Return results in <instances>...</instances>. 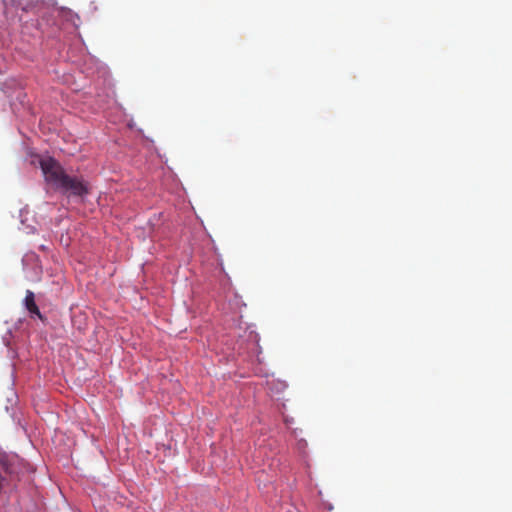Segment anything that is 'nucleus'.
Masks as SVG:
<instances>
[{
	"label": "nucleus",
	"mask_w": 512,
	"mask_h": 512,
	"mask_svg": "<svg viewBox=\"0 0 512 512\" xmlns=\"http://www.w3.org/2000/svg\"><path fill=\"white\" fill-rule=\"evenodd\" d=\"M40 167L47 182L72 196L82 197L88 193L87 185L77 177L65 173L63 167L53 158L40 161Z\"/></svg>",
	"instance_id": "obj_1"
},
{
	"label": "nucleus",
	"mask_w": 512,
	"mask_h": 512,
	"mask_svg": "<svg viewBox=\"0 0 512 512\" xmlns=\"http://www.w3.org/2000/svg\"><path fill=\"white\" fill-rule=\"evenodd\" d=\"M24 305L32 316H37L40 320H44L43 315L35 303V295L31 290L26 291Z\"/></svg>",
	"instance_id": "obj_2"
},
{
	"label": "nucleus",
	"mask_w": 512,
	"mask_h": 512,
	"mask_svg": "<svg viewBox=\"0 0 512 512\" xmlns=\"http://www.w3.org/2000/svg\"><path fill=\"white\" fill-rule=\"evenodd\" d=\"M286 512H297L294 507H289Z\"/></svg>",
	"instance_id": "obj_3"
}]
</instances>
